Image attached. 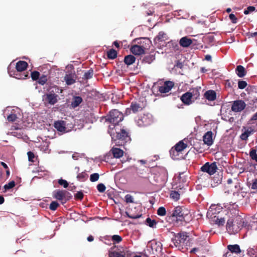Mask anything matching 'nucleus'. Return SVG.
Listing matches in <instances>:
<instances>
[{
  "label": "nucleus",
  "instance_id": "nucleus-39",
  "mask_svg": "<svg viewBox=\"0 0 257 257\" xmlns=\"http://www.w3.org/2000/svg\"><path fill=\"white\" fill-rule=\"evenodd\" d=\"M59 206V203L57 202L54 201L50 203L49 208L51 210L55 211Z\"/></svg>",
  "mask_w": 257,
  "mask_h": 257
},
{
  "label": "nucleus",
  "instance_id": "nucleus-22",
  "mask_svg": "<svg viewBox=\"0 0 257 257\" xmlns=\"http://www.w3.org/2000/svg\"><path fill=\"white\" fill-rule=\"evenodd\" d=\"M172 216L178 218L179 219H180V218L182 217L183 213L180 207L177 206L174 208L172 212Z\"/></svg>",
  "mask_w": 257,
  "mask_h": 257
},
{
  "label": "nucleus",
  "instance_id": "nucleus-41",
  "mask_svg": "<svg viewBox=\"0 0 257 257\" xmlns=\"http://www.w3.org/2000/svg\"><path fill=\"white\" fill-rule=\"evenodd\" d=\"M125 201L127 203H134V197L130 194H127L124 197Z\"/></svg>",
  "mask_w": 257,
  "mask_h": 257
},
{
  "label": "nucleus",
  "instance_id": "nucleus-19",
  "mask_svg": "<svg viewBox=\"0 0 257 257\" xmlns=\"http://www.w3.org/2000/svg\"><path fill=\"white\" fill-rule=\"evenodd\" d=\"M235 72L239 77H243L246 75L245 68L241 65H238L235 69Z\"/></svg>",
  "mask_w": 257,
  "mask_h": 257
},
{
  "label": "nucleus",
  "instance_id": "nucleus-58",
  "mask_svg": "<svg viewBox=\"0 0 257 257\" xmlns=\"http://www.w3.org/2000/svg\"><path fill=\"white\" fill-rule=\"evenodd\" d=\"M120 42L115 41L113 42V45L115 46L116 48H119L120 47Z\"/></svg>",
  "mask_w": 257,
  "mask_h": 257
},
{
  "label": "nucleus",
  "instance_id": "nucleus-29",
  "mask_svg": "<svg viewBox=\"0 0 257 257\" xmlns=\"http://www.w3.org/2000/svg\"><path fill=\"white\" fill-rule=\"evenodd\" d=\"M64 80L67 85H71L75 82V80L71 74H66L64 77Z\"/></svg>",
  "mask_w": 257,
  "mask_h": 257
},
{
  "label": "nucleus",
  "instance_id": "nucleus-31",
  "mask_svg": "<svg viewBox=\"0 0 257 257\" xmlns=\"http://www.w3.org/2000/svg\"><path fill=\"white\" fill-rule=\"evenodd\" d=\"M93 74V70L92 69H90L84 73L82 79L84 80L90 79L92 78Z\"/></svg>",
  "mask_w": 257,
  "mask_h": 257
},
{
  "label": "nucleus",
  "instance_id": "nucleus-2",
  "mask_svg": "<svg viewBox=\"0 0 257 257\" xmlns=\"http://www.w3.org/2000/svg\"><path fill=\"white\" fill-rule=\"evenodd\" d=\"M115 131V141H118L117 143L119 145H123L126 142L131 140L129 133L127 130L124 126H121L119 125L113 127Z\"/></svg>",
  "mask_w": 257,
  "mask_h": 257
},
{
  "label": "nucleus",
  "instance_id": "nucleus-54",
  "mask_svg": "<svg viewBox=\"0 0 257 257\" xmlns=\"http://www.w3.org/2000/svg\"><path fill=\"white\" fill-rule=\"evenodd\" d=\"M27 155L28 156L29 161L31 162H34V161L33 160V159L35 157L34 153L31 151H29L27 153Z\"/></svg>",
  "mask_w": 257,
  "mask_h": 257
},
{
  "label": "nucleus",
  "instance_id": "nucleus-7",
  "mask_svg": "<svg viewBox=\"0 0 257 257\" xmlns=\"http://www.w3.org/2000/svg\"><path fill=\"white\" fill-rule=\"evenodd\" d=\"M246 107V104L242 100H235L231 106V110L235 112H239L242 111Z\"/></svg>",
  "mask_w": 257,
  "mask_h": 257
},
{
  "label": "nucleus",
  "instance_id": "nucleus-14",
  "mask_svg": "<svg viewBox=\"0 0 257 257\" xmlns=\"http://www.w3.org/2000/svg\"><path fill=\"white\" fill-rule=\"evenodd\" d=\"M54 126L59 132H66V122L64 120H58L54 122Z\"/></svg>",
  "mask_w": 257,
  "mask_h": 257
},
{
  "label": "nucleus",
  "instance_id": "nucleus-18",
  "mask_svg": "<svg viewBox=\"0 0 257 257\" xmlns=\"http://www.w3.org/2000/svg\"><path fill=\"white\" fill-rule=\"evenodd\" d=\"M170 154L171 158L174 160H178L182 158L181 155L182 154L178 152L177 150L175 149L174 148H172L170 151Z\"/></svg>",
  "mask_w": 257,
  "mask_h": 257
},
{
  "label": "nucleus",
  "instance_id": "nucleus-63",
  "mask_svg": "<svg viewBox=\"0 0 257 257\" xmlns=\"http://www.w3.org/2000/svg\"><path fill=\"white\" fill-rule=\"evenodd\" d=\"M112 247H110L109 249V257H112Z\"/></svg>",
  "mask_w": 257,
  "mask_h": 257
},
{
  "label": "nucleus",
  "instance_id": "nucleus-36",
  "mask_svg": "<svg viewBox=\"0 0 257 257\" xmlns=\"http://www.w3.org/2000/svg\"><path fill=\"white\" fill-rule=\"evenodd\" d=\"M115 248V246L113 245V257H125V254L123 250L120 251V252H116V250H114Z\"/></svg>",
  "mask_w": 257,
  "mask_h": 257
},
{
  "label": "nucleus",
  "instance_id": "nucleus-15",
  "mask_svg": "<svg viewBox=\"0 0 257 257\" xmlns=\"http://www.w3.org/2000/svg\"><path fill=\"white\" fill-rule=\"evenodd\" d=\"M75 170L76 171V172L77 173V179L79 181L84 182L88 179V175L86 173L85 171L79 173V168L78 167H76L75 168Z\"/></svg>",
  "mask_w": 257,
  "mask_h": 257
},
{
  "label": "nucleus",
  "instance_id": "nucleus-51",
  "mask_svg": "<svg viewBox=\"0 0 257 257\" xmlns=\"http://www.w3.org/2000/svg\"><path fill=\"white\" fill-rule=\"evenodd\" d=\"M105 188V185L102 183L98 184L97 185V189L99 192L102 193L104 192Z\"/></svg>",
  "mask_w": 257,
  "mask_h": 257
},
{
  "label": "nucleus",
  "instance_id": "nucleus-50",
  "mask_svg": "<svg viewBox=\"0 0 257 257\" xmlns=\"http://www.w3.org/2000/svg\"><path fill=\"white\" fill-rule=\"evenodd\" d=\"M59 185L63 186L64 188H67L69 184L67 181L65 180H63L62 179L58 180V181Z\"/></svg>",
  "mask_w": 257,
  "mask_h": 257
},
{
  "label": "nucleus",
  "instance_id": "nucleus-27",
  "mask_svg": "<svg viewBox=\"0 0 257 257\" xmlns=\"http://www.w3.org/2000/svg\"><path fill=\"white\" fill-rule=\"evenodd\" d=\"M82 102V98L80 96H75L71 102V106L73 108H75Z\"/></svg>",
  "mask_w": 257,
  "mask_h": 257
},
{
  "label": "nucleus",
  "instance_id": "nucleus-23",
  "mask_svg": "<svg viewBox=\"0 0 257 257\" xmlns=\"http://www.w3.org/2000/svg\"><path fill=\"white\" fill-rule=\"evenodd\" d=\"M131 109L134 113L140 111L143 109V107L136 102H133L131 105Z\"/></svg>",
  "mask_w": 257,
  "mask_h": 257
},
{
  "label": "nucleus",
  "instance_id": "nucleus-57",
  "mask_svg": "<svg viewBox=\"0 0 257 257\" xmlns=\"http://www.w3.org/2000/svg\"><path fill=\"white\" fill-rule=\"evenodd\" d=\"M251 188L252 189H257V179H255L252 182L251 185Z\"/></svg>",
  "mask_w": 257,
  "mask_h": 257
},
{
  "label": "nucleus",
  "instance_id": "nucleus-55",
  "mask_svg": "<svg viewBox=\"0 0 257 257\" xmlns=\"http://www.w3.org/2000/svg\"><path fill=\"white\" fill-rule=\"evenodd\" d=\"M229 18L233 24H236L237 23V18L234 14H230L229 15Z\"/></svg>",
  "mask_w": 257,
  "mask_h": 257
},
{
  "label": "nucleus",
  "instance_id": "nucleus-12",
  "mask_svg": "<svg viewBox=\"0 0 257 257\" xmlns=\"http://www.w3.org/2000/svg\"><path fill=\"white\" fill-rule=\"evenodd\" d=\"M212 132L208 131L206 132L203 137V141L205 144L208 146H210L213 144Z\"/></svg>",
  "mask_w": 257,
  "mask_h": 257
},
{
  "label": "nucleus",
  "instance_id": "nucleus-64",
  "mask_svg": "<svg viewBox=\"0 0 257 257\" xmlns=\"http://www.w3.org/2000/svg\"><path fill=\"white\" fill-rule=\"evenodd\" d=\"M5 199L3 196H0V204H3L4 202Z\"/></svg>",
  "mask_w": 257,
  "mask_h": 257
},
{
  "label": "nucleus",
  "instance_id": "nucleus-46",
  "mask_svg": "<svg viewBox=\"0 0 257 257\" xmlns=\"http://www.w3.org/2000/svg\"><path fill=\"white\" fill-rule=\"evenodd\" d=\"M215 223L216 224H217L218 226H222L225 223V220L224 218L221 217L220 218H217L215 220Z\"/></svg>",
  "mask_w": 257,
  "mask_h": 257
},
{
  "label": "nucleus",
  "instance_id": "nucleus-34",
  "mask_svg": "<svg viewBox=\"0 0 257 257\" xmlns=\"http://www.w3.org/2000/svg\"><path fill=\"white\" fill-rule=\"evenodd\" d=\"M146 224L150 227L156 228L157 222L155 220H152L151 218H148L146 219Z\"/></svg>",
  "mask_w": 257,
  "mask_h": 257
},
{
  "label": "nucleus",
  "instance_id": "nucleus-43",
  "mask_svg": "<svg viewBox=\"0 0 257 257\" xmlns=\"http://www.w3.org/2000/svg\"><path fill=\"white\" fill-rule=\"evenodd\" d=\"M15 186V182L14 181H12L9 182L8 184L5 185L4 188L6 190H9L11 188H13Z\"/></svg>",
  "mask_w": 257,
  "mask_h": 257
},
{
  "label": "nucleus",
  "instance_id": "nucleus-24",
  "mask_svg": "<svg viewBox=\"0 0 257 257\" xmlns=\"http://www.w3.org/2000/svg\"><path fill=\"white\" fill-rule=\"evenodd\" d=\"M187 147V145L184 144L182 141L178 142L174 148L175 149L182 154V151Z\"/></svg>",
  "mask_w": 257,
  "mask_h": 257
},
{
  "label": "nucleus",
  "instance_id": "nucleus-10",
  "mask_svg": "<svg viewBox=\"0 0 257 257\" xmlns=\"http://www.w3.org/2000/svg\"><path fill=\"white\" fill-rule=\"evenodd\" d=\"M123 119V114L117 109H113V127L118 126L119 122Z\"/></svg>",
  "mask_w": 257,
  "mask_h": 257
},
{
  "label": "nucleus",
  "instance_id": "nucleus-9",
  "mask_svg": "<svg viewBox=\"0 0 257 257\" xmlns=\"http://www.w3.org/2000/svg\"><path fill=\"white\" fill-rule=\"evenodd\" d=\"M188 237V235L186 232H182L178 233L175 235L172 240L174 242L175 245L177 246L179 244L184 243Z\"/></svg>",
  "mask_w": 257,
  "mask_h": 257
},
{
  "label": "nucleus",
  "instance_id": "nucleus-20",
  "mask_svg": "<svg viewBox=\"0 0 257 257\" xmlns=\"http://www.w3.org/2000/svg\"><path fill=\"white\" fill-rule=\"evenodd\" d=\"M142 121L145 125H149L153 122V117L151 114H145L142 117Z\"/></svg>",
  "mask_w": 257,
  "mask_h": 257
},
{
  "label": "nucleus",
  "instance_id": "nucleus-1",
  "mask_svg": "<svg viewBox=\"0 0 257 257\" xmlns=\"http://www.w3.org/2000/svg\"><path fill=\"white\" fill-rule=\"evenodd\" d=\"M237 205L233 204L229 207V211L227 214L232 216L227 220L226 224V230L230 234H234L237 233L243 226V222L240 216L238 215Z\"/></svg>",
  "mask_w": 257,
  "mask_h": 257
},
{
  "label": "nucleus",
  "instance_id": "nucleus-62",
  "mask_svg": "<svg viewBox=\"0 0 257 257\" xmlns=\"http://www.w3.org/2000/svg\"><path fill=\"white\" fill-rule=\"evenodd\" d=\"M251 119L252 120H257V112L254 114H253Z\"/></svg>",
  "mask_w": 257,
  "mask_h": 257
},
{
  "label": "nucleus",
  "instance_id": "nucleus-32",
  "mask_svg": "<svg viewBox=\"0 0 257 257\" xmlns=\"http://www.w3.org/2000/svg\"><path fill=\"white\" fill-rule=\"evenodd\" d=\"M101 240L105 244H106L108 245H110L112 244V236L106 235V236L102 237Z\"/></svg>",
  "mask_w": 257,
  "mask_h": 257
},
{
  "label": "nucleus",
  "instance_id": "nucleus-35",
  "mask_svg": "<svg viewBox=\"0 0 257 257\" xmlns=\"http://www.w3.org/2000/svg\"><path fill=\"white\" fill-rule=\"evenodd\" d=\"M256 149H252L249 152V156L251 159L257 163V153Z\"/></svg>",
  "mask_w": 257,
  "mask_h": 257
},
{
  "label": "nucleus",
  "instance_id": "nucleus-48",
  "mask_svg": "<svg viewBox=\"0 0 257 257\" xmlns=\"http://www.w3.org/2000/svg\"><path fill=\"white\" fill-rule=\"evenodd\" d=\"M255 8L253 6H249L246 9V10H245L244 11V14L245 15H248L249 13L253 12L255 11Z\"/></svg>",
  "mask_w": 257,
  "mask_h": 257
},
{
  "label": "nucleus",
  "instance_id": "nucleus-61",
  "mask_svg": "<svg viewBox=\"0 0 257 257\" xmlns=\"http://www.w3.org/2000/svg\"><path fill=\"white\" fill-rule=\"evenodd\" d=\"M87 240L89 242L92 241L94 240V237L92 235H89L87 238Z\"/></svg>",
  "mask_w": 257,
  "mask_h": 257
},
{
  "label": "nucleus",
  "instance_id": "nucleus-42",
  "mask_svg": "<svg viewBox=\"0 0 257 257\" xmlns=\"http://www.w3.org/2000/svg\"><path fill=\"white\" fill-rule=\"evenodd\" d=\"M166 213V209L164 207H160L157 210V214L159 216H164Z\"/></svg>",
  "mask_w": 257,
  "mask_h": 257
},
{
  "label": "nucleus",
  "instance_id": "nucleus-8",
  "mask_svg": "<svg viewBox=\"0 0 257 257\" xmlns=\"http://www.w3.org/2000/svg\"><path fill=\"white\" fill-rule=\"evenodd\" d=\"M216 169L217 167L214 163L211 164L206 163L201 168L202 172H206L210 175L214 174L216 172Z\"/></svg>",
  "mask_w": 257,
  "mask_h": 257
},
{
  "label": "nucleus",
  "instance_id": "nucleus-40",
  "mask_svg": "<svg viewBox=\"0 0 257 257\" xmlns=\"http://www.w3.org/2000/svg\"><path fill=\"white\" fill-rule=\"evenodd\" d=\"M99 175L98 173H95L91 174L90 176V180L92 182H95L99 179Z\"/></svg>",
  "mask_w": 257,
  "mask_h": 257
},
{
  "label": "nucleus",
  "instance_id": "nucleus-5",
  "mask_svg": "<svg viewBox=\"0 0 257 257\" xmlns=\"http://www.w3.org/2000/svg\"><path fill=\"white\" fill-rule=\"evenodd\" d=\"M53 197L64 204L71 199L72 196L70 193L65 190H56L53 192Z\"/></svg>",
  "mask_w": 257,
  "mask_h": 257
},
{
  "label": "nucleus",
  "instance_id": "nucleus-45",
  "mask_svg": "<svg viewBox=\"0 0 257 257\" xmlns=\"http://www.w3.org/2000/svg\"><path fill=\"white\" fill-rule=\"evenodd\" d=\"M40 73L38 71H34L31 72V77L33 80H37L39 79Z\"/></svg>",
  "mask_w": 257,
  "mask_h": 257
},
{
  "label": "nucleus",
  "instance_id": "nucleus-3",
  "mask_svg": "<svg viewBox=\"0 0 257 257\" xmlns=\"http://www.w3.org/2000/svg\"><path fill=\"white\" fill-rule=\"evenodd\" d=\"M136 43L133 45L131 48V52L135 55H141L145 53L146 49V44H149L150 41L147 38H140L135 41Z\"/></svg>",
  "mask_w": 257,
  "mask_h": 257
},
{
  "label": "nucleus",
  "instance_id": "nucleus-52",
  "mask_svg": "<svg viewBox=\"0 0 257 257\" xmlns=\"http://www.w3.org/2000/svg\"><path fill=\"white\" fill-rule=\"evenodd\" d=\"M122 240V238L118 235H113V244L116 243H119Z\"/></svg>",
  "mask_w": 257,
  "mask_h": 257
},
{
  "label": "nucleus",
  "instance_id": "nucleus-60",
  "mask_svg": "<svg viewBox=\"0 0 257 257\" xmlns=\"http://www.w3.org/2000/svg\"><path fill=\"white\" fill-rule=\"evenodd\" d=\"M211 58H212V57H211V55H206L205 58V60L207 61H211Z\"/></svg>",
  "mask_w": 257,
  "mask_h": 257
},
{
  "label": "nucleus",
  "instance_id": "nucleus-30",
  "mask_svg": "<svg viewBox=\"0 0 257 257\" xmlns=\"http://www.w3.org/2000/svg\"><path fill=\"white\" fill-rule=\"evenodd\" d=\"M123 155V151L119 148H113V158H119Z\"/></svg>",
  "mask_w": 257,
  "mask_h": 257
},
{
  "label": "nucleus",
  "instance_id": "nucleus-17",
  "mask_svg": "<svg viewBox=\"0 0 257 257\" xmlns=\"http://www.w3.org/2000/svg\"><path fill=\"white\" fill-rule=\"evenodd\" d=\"M192 43L191 39L188 38L187 37L182 38L179 42L180 45L183 47H188Z\"/></svg>",
  "mask_w": 257,
  "mask_h": 257
},
{
  "label": "nucleus",
  "instance_id": "nucleus-26",
  "mask_svg": "<svg viewBox=\"0 0 257 257\" xmlns=\"http://www.w3.org/2000/svg\"><path fill=\"white\" fill-rule=\"evenodd\" d=\"M227 248L232 253H239L241 252L239 246L237 244L228 245Z\"/></svg>",
  "mask_w": 257,
  "mask_h": 257
},
{
  "label": "nucleus",
  "instance_id": "nucleus-25",
  "mask_svg": "<svg viewBox=\"0 0 257 257\" xmlns=\"http://www.w3.org/2000/svg\"><path fill=\"white\" fill-rule=\"evenodd\" d=\"M167 39V36L166 34L163 32H160L158 36L154 39V41L157 43V42L164 41Z\"/></svg>",
  "mask_w": 257,
  "mask_h": 257
},
{
  "label": "nucleus",
  "instance_id": "nucleus-6",
  "mask_svg": "<svg viewBox=\"0 0 257 257\" xmlns=\"http://www.w3.org/2000/svg\"><path fill=\"white\" fill-rule=\"evenodd\" d=\"M58 95L57 94L52 91L43 96V101H44L45 103H47L51 105H54L57 103L58 101Z\"/></svg>",
  "mask_w": 257,
  "mask_h": 257
},
{
  "label": "nucleus",
  "instance_id": "nucleus-59",
  "mask_svg": "<svg viewBox=\"0 0 257 257\" xmlns=\"http://www.w3.org/2000/svg\"><path fill=\"white\" fill-rule=\"evenodd\" d=\"M1 164L5 169H9L8 165L5 163L3 162H1Z\"/></svg>",
  "mask_w": 257,
  "mask_h": 257
},
{
  "label": "nucleus",
  "instance_id": "nucleus-13",
  "mask_svg": "<svg viewBox=\"0 0 257 257\" xmlns=\"http://www.w3.org/2000/svg\"><path fill=\"white\" fill-rule=\"evenodd\" d=\"M242 133L241 134L240 138L242 140L246 141L247 140L249 136H250L253 133V129L251 127H243L242 129Z\"/></svg>",
  "mask_w": 257,
  "mask_h": 257
},
{
  "label": "nucleus",
  "instance_id": "nucleus-4",
  "mask_svg": "<svg viewBox=\"0 0 257 257\" xmlns=\"http://www.w3.org/2000/svg\"><path fill=\"white\" fill-rule=\"evenodd\" d=\"M28 64L24 61H19L16 63V68L17 73H15V77L19 79H25L28 77V72H24L27 68Z\"/></svg>",
  "mask_w": 257,
  "mask_h": 257
},
{
  "label": "nucleus",
  "instance_id": "nucleus-44",
  "mask_svg": "<svg viewBox=\"0 0 257 257\" xmlns=\"http://www.w3.org/2000/svg\"><path fill=\"white\" fill-rule=\"evenodd\" d=\"M17 118V115L16 114L13 113L10 114L8 116L7 119L9 121L14 122L16 120Z\"/></svg>",
  "mask_w": 257,
  "mask_h": 257
},
{
  "label": "nucleus",
  "instance_id": "nucleus-38",
  "mask_svg": "<svg viewBox=\"0 0 257 257\" xmlns=\"http://www.w3.org/2000/svg\"><path fill=\"white\" fill-rule=\"evenodd\" d=\"M47 76L46 75H42L39 78L38 83L41 85H44L47 81Z\"/></svg>",
  "mask_w": 257,
  "mask_h": 257
},
{
  "label": "nucleus",
  "instance_id": "nucleus-49",
  "mask_svg": "<svg viewBox=\"0 0 257 257\" xmlns=\"http://www.w3.org/2000/svg\"><path fill=\"white\" fill-rule=\"evenodd\" d=\"M74 197L76 199L81 200L83 198L84 194L82 191H78L75 194Z\"/></svg>",
  "mask_w": 257,
  "mask_h": 257
},
{
  "label": "nucleus",
  "instance_id": "nucleus-21",
  "mask_svg": "<svg viewBox=\"0 0 257 257\" xmlns=\"http://www.w3.org/2000/svg\"><path fill=\"white\" fill-rule=\"evenodd\" d=\"M204 96L208 100L213 101L216 99V93L213 90H208L205 93Z\"/></svg>",
  "mask_w": 257,
  "mask_h": 257
},
{
  "label": "nucleus",
  "instance_id": "nucleus-47",
  "mask_svg": "<svg viewBox=\"0 0 257 257\" xmlns=\"http://www.w3.org/2000/svg\"><path fill=\"white\" fill-rule=\"evenodd\" d=\"M246 86L247 83L245 81L240 80L238 82V87L239 89H244Z\"/></svg>",
  "mask_w": 257,
  "mask_h": 257
},
{
  "label": "nucleus",
  "instance_id": "nucleus-16",
  "mask_svg": "<svg viewBox=\"0 0 257 257\" xmlns=\"http://www.w3.org/2000/svg\"><path fill=\"white\" fill-rule=\"evenodd\" d=\"M191 94L188 92L184 93L181 97V100L185 104L189 105L192 103Z\"/></svg>",
  "mask_w": 257,
  "mask_h": 257
},
{
  "label": "nucleus",
  "instance_id": "nucleus-53",
  "mask_svg": "<svg viewBox=\"0 0 257 257\" xmlns=\"http://www.w3.org/2000/svg\"><path fill=\"white\" fill-rule=\"evenodd\" d=\"M126 215L128 217H129L130 218H132V219H137V218H140L142 216V215L141 214L134 215V214H130L128 212H126Z\"/></svg>",
  "mask_w": 257,
  "mask_h": 257
},
{
  "label": "nucleus",
  "instance_id": "nucleus-11",
  "mask_svg": "<svg viewBox=\"0 0 257 257\" xmlns=\"http://www.w3.org/2000/svg\"><path fill=\"white\" fill-rule=\"evenodd\" d=\"M174 85V83L173 82L170 81H166L162 86H160L159 91L161 93H167L171 90Z\"/></svg>",
  "mask_w": 257,
  "mask_h": 257
},
{
  "label": "nucleus",
  "instance_id": "nucleus-28",
  "mask_svg": "<svg viewBox=\"0 0 257 257\" xmlns=\"http://www.w3.org/2000/svg\"><path fill=\"white\" fill-rule=\"evenodd\" d=\"M136 60V58L132 55H128L124 57V62L127 65L133 64Z\"/></svg>",
  "mask_w": 257,
  "mask_h": 257
},
{
  "label": "nucleus",
  "instance_id": "nucleus-33",
  "mask_svg": "<svg viewBox=\"0 0 257 257\" xmlns=\"http://www.w3.org/2000/svg\"><path fill=\"white\" fill-rule=\"evenodd\" d=\"M189 92L191 94L192 99H196L200 95L199 90L197 88H193Z\"/></svg>",
  "mask_w": 257,
  "mask_h": 257
},
{
  "label": "nucleus",
  "instance_id": "nucleus-37",
  "mask_svg": "<svg viewBox=\"0 0 257 257\" xmlns=\"http://www.w3.org/2000/svg\"><path fill=\"white\" fill-rule=\"evenodd\" d=\"M170 197L174 200L177 201L180 198V194L177 191H172L170 193Z\"/></svg>",
  "mask_w": 257,
  "mask_h": 257
},
{
  "label": "nucleus",
  "instance_id": "nucleus-56",
  "mask_svg": "<svg viewBox=\"0 0 257 257\" xmlns=\"http://www.w3.org/2000/svg\"><path fill=\"white\" fill-rule=\"evenodd\" d=\"M107 57L109 59H112V48L107 51Z\"/></svg>",
  "mask_w": 257,
  "mask_h": 257
}]
</instances>
